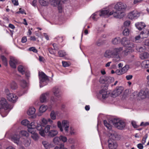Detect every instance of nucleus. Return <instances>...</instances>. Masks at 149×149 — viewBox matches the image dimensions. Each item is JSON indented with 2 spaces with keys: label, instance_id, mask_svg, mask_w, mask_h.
<instances>
[{
  "label": "nucleus",
  "instance_id": "obj_1",
  "mask_svg": "<svg viewBox=\"0 0 149 149\" xmlns=\"http://www.w3.org/2000/svg\"><path fill=\"white\" fill-rule=\"evenodd\" d=\"M123 51V48L121 47L112 48L106 50L104 56L107 58H113V61L114 62H118L120 60V57L119 55Z\"/></svg>",
  "mask_w": 149,
  "mask_h": 149
},
{
  "label": "nucleus",
  "instance_id": "obj_2",
  "mask_svg": "<svg viewBox=\"0 0 149 149\" xmlns=\"http://www.w3.org/2000/svg\"><path fill=\"white\" fill-rule=\"evenodd\" d=\"M113 15V16L116 18H121V16L119 15V13L117 14V12H111L109 13V11L107 10H102L100 12H97L94 13L91 16V18L94 20H96L99 16L104 17L107 15Z\"/></svg>",
  "mask_w": 149,
  "mask_h": 149
},
{
  "label": "nucleus",
  "instance_id": "obj_3",
  "mask_svg": "<svg viewBox=\"0 0 149 149\" xmlns=\"http://www.w3.org/2000/svg\"><path fill=\"white\" fill-rule=\"evenodd\" d=\"M108 136L109 138L108 141L109 148V149H116L117 145L114 139H119L120 138V136L114 132H109Z\"/></svg>",
  "mask_w": 149,
  "mask_h": 149
},
{
  "label": "nucleus",
  "instance_id": "obj_4",
  "mask_svg": "<svg viewBox=\"0 0 149 149\" xmlns=\"http://www.w3.org/2000/svg\"><path fill=\"white\" fill-rule=\"evenodd\" d=\"M57 126L60 131L66 135H68L69 122L67 120H63L62 123L60 121L57 122Z\"/></svg>",
  "mask_w": 149,
  "mask_h": 149
},
{
  "label": "nucleus",
  "instance_id": "obj_5",
  "mask_svg": "<svg viewBox=\"0 0 149 149\" xmlns=\"http://www.w3.org/2000/svg\"><path fill=\"white\" fill-rule=\"evenodd\" d=\"M121 43L124 46H125L127 49L125 51L126 53L132 52L133 50L132 48L134 47V43L130 40H128L126 37L123 38L121 40Z\"/></svg>",
  "mask_w": 149,
  "mask_h": 149
},
{
  "label": "nucleus",
  "instance_id": "obj_6",
  "mask_svg": "<svg viewBox=\"0 0 149 149\" xmlns=\"http://www.w3.org/2000/svg\"><path fill=\"white\" fill-rule=\"evenodd\" d=\"M39 79L40 80V88L46 85V81L48 79V77L43 72H39Z\"/></svg>",
  "mask_w": 149,
  "mask_h": 149
},
{
  "label": "nucleus",
  "instance_id": "obj_7",
  "mask_svg": "<svg viewBox=\"0 0 149 149\" xmlns=\"http://www.w3.org/2000/svg\"><path fill=\"white\" fill-rule=\"evenodd\" d=\"M126 6L125 4L122 3H118L114 6V9L117 10V11L114 12H117V14L119 13L121 18L122 16L121 15L122 14V12L125 10L126 8ZM113 12H114L113 11Z\"/></svg>",
  "mask_w": 149,
  "mask_h": 149
},
{
  "label": "nucleus",
  "instance_id": "obj_8",
  "mask_svg": "<svg viewBox=\"0 0 149 149\" xmlns=\"http://www.w3.org/2000/svg\"><path fill=\"white\" fill-rule=\"evenodd\" d=\"M5 92L6 94L7 98L9 101L13 102H16L18 97L15 94L10 93L9 90L8 88L5 89Z\"/></svg>",
  "mask_w": 149,
  "mask_h": 149
},
{
  "label": "nucleus",
  "instance_id": "obj_9",
  "mask_svg": "<svg viewBox=\"0 0 149 149\" xmlns=\"http://www.w3.org/2000/svg\"><path fill=\"white\" fill-rule=\"evenodd\" d=\"M67 0H50L51 3L54 6H58V9L60 12L62 11V7L61 5Z\"/></svg>",
  "mask_w": 149,
  "mask_h": 149
},
{
  "label": "nucleus",
  "instance_id": "obj_10",
  "mask_svg": "<svg viewBox=\"0 0 149 149\" xmlns=\"http://www.w3.org/2000/svg\"><path fill=\"white\" fill-rule=\"evenodd\" d=\"M113 125L118 129L121 130L125 126V123L123 121L114 118L112 120Z\"/></svg>",
  "mask_w": 149,
  "mask_h": 149
},
{
  "label": "nucleus",
  "instance_id": "obj_11",
  "mask_svg": "<svg viewBox=\"0 0 149 149\" xmlns=\"http://www.w3.org/2000/svg\"><path fill=\"white\" fill-rule=\"evenodd\" d=\"M13 108L11 106L8 104L6 100L4 98L1 99L0 101V109H3L4 110L9 109L10 110Z\"/></svg>",
  "mask_w": 149,
  "mask_h": 149
},
{
  "label": "nucleus",
  "instance_id": "obj_12",
  "mask_svg": "<svg viewBox=\"0 0 149 149\" xmlns=\"http://www.w3.org/2000/svg\"><path fill=\"white\" fill-rule=\"evenodd\" d=\"M123 90L122 86L117 87L111 93L112 96L113 97H116L121 94Z\"/></svg>",
  "mask_w": 149,
  "mask_h": 149
},
{
  "label": "nucleus",
  "instance_id": "obj_13",
  "mask_svg": "<svg viewBox=\"0 0 149 149\" xmlns=\"http://www.w3.org/2000/svg\"><path fill=\"white\" fill-rule=\"evenodd\" d=\"M139 13L136 10L131 11L128 15V18L131 19H136L139 16Z\"/></svg>",
  "mask_w": 149,
  "mask_h": 149
},
{
  "label": "nucleus",
  "instance_id": "obj_14",
  "mask_svg": "<svg viewBox=\"0 0 149 149\" xmlns=\"http://www.w3.org/2000/svg\"><path fill=\"white\" fill-rule=\"evenodd\" d=\"M20 138L19 136L15 134L11 136L10 139L17 145H20L21 144V142L19 140Z\"/></svg>",
  "mask_w": 149,
  "mask_h": 149
},
{
  "label": "nucleus",
  "instance_id": "obj_15",
  "mask_svg": "<svg viewBox=\"0 0 149 149\" xmlns=\"http://www.w3.org/2000/svg\"><path fill=\"white\" fill-rule=\"evenodd\" d=\"M49 93L48 92L42 94L40 98V102L42 103L46 102L47 101V98L49 97Z\"/></svg>",
  "mask_w": 149,
  "mask_h": 149
},
{
  "label": "nucleus",
  "instance_id": "obj_16",
  "mask_svg": "<svg viewBox=\"0 0 149 149\" xmlns=\"http://www.w3.org/2000/svg\"><path fill=\"white\" fill-rule=\"evenodd\" d=\"M9 62L10 65L12 68H16V65L18 61L15 58L12 56H10Z\"/></svg>",
  "mask_w": 149,
  "mask_h": 149
},
{
  "label": "nucleus",
  "instance_id": "obj_17",
  "mask_svg": "<svg viewBox=\"0 0 149 149\" xmlns=\"http://www.w3.org/2000/svg\"><path fill=\"white\" fill-rule=\"evenodd\" d=\"M148 94V91L146 90L145 91L141 90L138 94L139 99H144L146 97Z\"/></svg>",
  "mask_w": 149,
  "mask_h": 149
},
{
  "label": "nucleus",
  "instance_id": "obj_18",
  "mask_svg": "<svg viewBox=\"0 0 149 149\" xmlns=\"http://www.w3.org/2000/svg\"><path fill=\"white\" fill-rule=\"evenodd\" d=\"M52 92L54 95L57 98H59L61 96L60 90L57 87L53 88Z\"/></svg>",
  "mask_w": 149,
  "mask_h": 149
},
{
  "label": "nucleus",
  "instance_id": "obj_19",
  "mask_svg": "<svg viewBox=\"0 0 149 149\" xmlns=\"http://www.w3.org/2000/svg\"><path fill=\"white\" fill-rule=\"evenodd\" d=\"M136 28L139 30H141L146 26L145 24L143 22H138L135 24Z\"/></svg>",
  "mask_w": 149,
  "mask_h": 149
},
{
  "label": "nucleus",
  "instance_id": "obj_20",
  "mask_svg": "<svg viewBox=\"0 0 149 149\" xmlns=\"http://www.w3.org/2000/svg\"><path fill=\"white\" fill-rule=\"evenodd\" d=\"M140 34L142 38H147L149 36V29L144 30Z\"/></svg>",
  "mask_w": 149,
  "mask_h": 149
},
{
  "label": "nucleus",
  "instance_id": "obj_21",
  "mask_svg": "<svg viewBox=\"0 0 149 149\" xmlns=\"http://www.w3.org/2000/svg\"><path fill=\"white\" fill-rule=\"evenodd\" d=\"M100 94L102 96L103 99H105L108 96L109 92L104 90H101L100 91Z\"/></svg>",
  "mask_w": 149,
  "mask_h": 149
},
{
  "label": "nucleus",
  "instance_id": "obj_22",
  "mask_svg": "<svg viewBox=\"0 0 149 149\" xmlns=\"http://www.w3.org/2000/svg\"><path fill=\"white\" fill-rule=\"evenodd\" d=\"M36 129L39 131V133L42 136H45V130L40 125H37Z\"/></svg>",
  "mask_w": 149,
  "mask_h": 149
},
{
  "label": "nucleus",
  "instance_id": "obj_23",
  "mask_svg": "<svg viewBox=\"0 0 149 149\" xmlns=\"http://www.w3.org/2000/svg\"><path fill=\"white\" fill-rule=\"evenodd\" d=\"M58 132L57 130H53L49 131L48 136L50 137H53L58 134Z\"/></svg>",
  "mask_w": 149,
  "mask_h": 149
},
{
  "label": "nucleus",
  "instance_id": "obj_24",
  "mask_svg": "<svg viewBox=\"0 0 149 149\" xmlns=\"http://www.w3.org/2000/svg\"><path fill=\"white\" fill-rule=\"evenodd\" d=\"M36 111V109L33 107H30L27 111V113L29 115L34 114Z\"/></svg>",
  "mask_w": 149,
  "mask_h": 149
},
{
  "label": "nucleus",
  "instance_id": "obj_25",
  "mask_svg": "<svg viewBox=\"0 0 149 149\" xmlns=\"http://www.w3.org/2000/svg\"><path fill=\"white\" fill-rule=\"evenodd\" d=\"M120 41V39L119 37H116L113 39L112 40V43L114 45L118 44Z\"/></svg>",
  "mask_w": 149,
  "mask_h": 149
},
{
  "label": "nucleus",
  "instance_id": "obj_26",
  "mask_svg": "<svg viewBox=\"0 0 149 149\" xmlns=\"http://www.w3.org/2000/svg\"><path fill=\"white\" fill-rule=\"evenodd\" d=\"M47 106L44 105L41 106L39 108V111L40 113L45 112L47 109Z\"/></svg>",
  "mask_w": 149,
  "mask_h": 149
},
{
  "label": "nucleus",
  "instance_id": "obj_27",
  "mask_svg": "<svg viewBox=\"0 0 149 149\" xmlns=\"http://www.w3.org/2000/svg\"><path fill=\"white\" fill-rule=\"evenodd\" d=\"M18 71L22 74H24V72L25 71V69L23 66L19 65L18 67Z\"/></svg>",
  "mask_w": 149,
  "mask_h": 149
},
{
  "label": "nucleus",
  "instance_id": "obj_28",
  "mask_svg": "<svg viewBox=\"0 0 149 149\" xmlns=\"http://www.w3.org/2000/svg\"><path fill=\"white\" fill-rule=\"evenodd\" d=\"M129 68V66L128 65H126L125 66L123 67L121 69L122 72V73L124 74L127 72Z\"/></svg>",
  "mask_w": 149,
  "mask_h": 149
},
{
  "label": "nucleus",
  "instance_id": "obj_29",
  "mask_svg": "<svg viewBox=\"0 0 149 149\" xmlns=\"http://www.w3.org/2000/svg\"><path fill=\"white\" fill-rule=\"evenodd\" d=\"M36 127H28V130L29 132L32 134L36 133Z\"/></svg>",
  "mask_w": 149,
  "mask_h": 149
},
{
  "label": "nucleus",
  "instance_id": "obj_30",
  "mask_svg": "<svg viewBox=\"0 0 149 149\" xmlns=\"http://www.w3.org/2000/svg\"><path fill=\"white\" fill-rule=\"evenodd\" d=\"M42 144L46 149L49 148L51 146L49 143L46 141H43Z\"/></svg>",
  "mask_w": 149,
  "mask_h": 149
},
{
  "label": "nucleus",
  "instance_id": "obj_31",
  "mask_svg": "<svg viewBox=\"0 0 149 149\" xmlns=\"http://www.w3.org/2000/svg\"><path fill=\"white\" fill-rule=\"evenodd\" d=\"M10 87L13 90H15L17 88V84L14 81L10 83Z\"/></svg>",
  "mask_w": 149,
  "mask_h": 149
},
{
  "label": "nucleus",
  "instance_id": "obj_32",
  "mask_svg": "<svg viewBox=\"0 0 149 149\" xmlns=\"http://www.w3.org/2000/svg\"><path fill=\"white\" fill-rule=\"evenodd\" d=\"M60 141V136H56L53 139V142L56 145H58Z\"/></svg>",
  "mask_w": 149,
  "mask_h": 149
},
{
  "label": "nucleus",
  "instance_id": "obj_33",
  "mask_svg": "<svg viewBox=\"0 0 149 149\" xmlns=\"http://www.w3.org/2000/svg\"><path fill=\"white\" fill-rule=\"evenodd\" d=\"M0 57L4 64L7 66V65L8 61L6 58L3 55L1 56Z\"/></svg>",
  "mask_w": 149,
  "mask_h": 149
},
{
  "label": "nucleus",
  "instance_id": "obj_34",
  "mask_svg": "<svg viewBox=\"0 0 149 149\" xmlns=\"http://www.w3.org/2000/svg\"><path fill=\"white\" fill-rule=\"evenodd\" d=\"M21 86L23 88H25L27 86V83L24 80H22L20 82Z\"/></svg>",
  "mask_w": 149,
  "mask_h": 149
},
{
  "label": "nucleus",
  "instance_id": "obj_35",
  "mask_svg": "<svg viewBox=\"0 0 149 149\" xmlns=\"http://www.w3.org/2000/svg\"><path fill=\"white\" fill-rule=\"evenodd\" d=\"M143 66L145 68H149V60H145L142 63Z\"/></svg>",
  "mask_w": 149,
  "mask_h": 149
},
{
  "label": "nucleus",
  "instance_id": "obj_36",
  "mask_svg": "<svg viewBox=\"0 0 149 149\" xmlns=\"http://www.w3.org/2000/svg\"><path fill=\"white\" fill-rule=\"evenodd\" d=\"M145 47L144 46H140L138 47H137L136 48V49L137 51L141 52L144 51V50L145 49Z\"/></svg>",
  "mask_w": 149,
  "mask_h": 149
},
{
  "label": "nucleus",
  "instance_id": "obj_37",
  "mask_svg": "<svg viewBox=\"0 0 149 149\" xmlns=\"http://www.w3.org/2000/svg\"><path fill=\"white\" fill-rule=\"evenodd\" d=\"M58 54L60 57H63L67 55L66 53L63 50L59 51Z\"/></svg>",
  "mask_w": 149,
  "mask_h": 149
},
{
  "label": "nucleus",
  "instance_id": "obj_38",
  "mask_svg": "<svg viewBox=\"0 0 149 149\" xmlns=\"http://www.w3.org/2000/svg\"><path fill=\"white\" fill-rule=\"evenodd\" d=\"M143 39L142 38L140 34L139 35L136 36L135 38V41L137 42H140L142 41L141 39Z\"/></svg>",
  "mask_w": 149,
  "mask_h": 149
},
{
  "label": "nucleus",
  "instance_id": "obj_39",
  "mask_svg": "<svg viewBox=\"0 0 149 149\" xmlns=\"http://www.w3.org/2000/svg\"><path fill=\"white\" fill-rule=\"evenodd\" d=\"M19 133L22 136L26 137H28L29 136V134L28 132L27 131L24 130L20 131Z\"/></svg>",
  "mask_w": 149,
  "mask_h": 149
},
{
  "label": "nucleus",
  "instance_id": "obj_40",
  "mask_svg": "<svg viewBox=\"0 0 149 149\" xmlns=\"http://www.w3.org/2000/svg\"><path fill=\"white\" fill-rule=\"evenodd\" d=\"M31 141L30 139H26L23 142V144L26 147L29 146L31 143Z\"/></svg>",
  "mask_w": 149,
  "mask_h": 149
},
{
  "label": "nucleus",
  "instance_id": "obj_41",
  "mask_svg": "<svg viewBox=\"0 0 149 149\" xmlns=\"http://www.w3.org/2000/svg\"><path fill=\"white\" fill-rule=\"evenodd\" d=\"M56 112H55L54 111H52L50 113L51 118L52 120H55L56 119Z\"/></svg>",
  "mask_w": 149,
  "mask_h": 149
},
{
  "label": "nucleus",
  "instance_id": "obj_42",
  "mask_svg": "<svg viewBox=\"0 0 149 149\" xmlns=\"http://www.w3.org/2000/svg\"><path fill=\"white\" fill-rule=\"evenodd\" d=\"M31 137L35 141L38 140L39 139L38 135L36 132L32 134L31 135Z\"/></svg>",
  "mask_w": 149,
  "mask_h": 149
},
{
  "label": "nucleus",
  "instance_id": "obj_43",
  "mask_svg": "<svg viewBox=\"0 0 149 149\" xmlns=\"http://www.w3.org/2000/svg\"><path fill=\"white\" fill-rule=\"evenodd\" d=\"M39 2L41 5L43 6H46L48 3L46 0H39Z\"/></svg>",
  "mask_w": 149,
  "mask_h": 149
},
{
  "label": "nucleus",
  "instance_id": "obj_44",
  "mask_svg": "<svg viewBox=\"0 0 149 149\" xmlns=\"http://www.w3.org/2000/svg\"><path fill=\"white\" fill-rule=\"evenodd\" d=\"M40 125V124H38L36 123H35L34 122H32L30 124H29V127H37V125Z\"/></svg>",
  "mask_w": 149,
  "mask_h": 149
},
{
  "label": "nucleus",
  "instance_id": "obj_45",
  "mask_svg": "<svg viewBox=\"0 0 149 149\" xmlns=\"http://www.w3.org/2000/svg\"><path fill=\"white\" fill-rule=\"evenodd\" d=\"M30 123L27 120H24L21 122V124L24 125H27L29 127V124Z\"/></svg>",
  "mask_w": 149,
  "mask_h": 149
},
{
  "label": "nucleus",
  "instance_id": "obj_46",
  "mask_svg": "<svg viewBox=\"0 0 149 149\" xmlns=\"http://www.w3.org/2000/svg\"><path fill=\"white\" fill-rule=\"evenodd\" d=\"M130 31L128 28H125L123 31V34L125 36H127L129 34Z\"/></svg>",
  "mask_w": 149,
  "mask_h": 149
},
{
  "label": "nucleus",
  "instance_id": "obj_47",
  "mask_svg": "<svg viewBox=\"0 0 149 149\" xmlns=\"http://www.w3.org/2000/svg\"><path fill=\"white\" fill-rule=\"evenodd\" d=\"M59 136L60 139V141H62L64 143L67 141V139L66 137L62 135H61Z\"/></svg>",
  "mask_w": 149,
  "mask_h": 149
},
{
  "label": "nucleus",
  "instance_id": "obj_48",
  "mask_svg": "<svg viewBox=\"0 0 149 149\" xmlns=\"http://www.w3.org/2000/svg\"><path fill=\"white\" fill-rule=\"evenodd\" d=\"M62 64L63 66L65 67H68L70 65V63L69 62L63 61Z\"/></svg>",
  "mask_w": 149,
  "mask_h": 149
},
{
  "label": "nucleus",
  "instance_id": "obj_49",
  "mask_svg": "<svg viewBox=\"0 0 149 149\" xmlns=\"http://www.w3.org/2000/svg\"><path fill=\"white\" fill-rule=\"evenodd\" d=\"M51 126L49 125H47L46 126L45 128V132L46 133L49 132Z\"/></svg>",
  "mask_w": 149,
  "mask_h": 149
},
{
  "label": "nucleus",
  "instance_id": "obj_50",
  "mask_svg": "<svg viewBox=\"0 0 149 149\" xmlns=\"http://www.w3.org/2000/svg\"><path fill=\"white\" fill-rule=\"evenodd\" d=\"M148 134H146L143 137V139L141 141L142 143L143 144H144L146 142V139L148 137Z\"/></svg>",
  "mask_w": 149,
  "mask_h": 149
},
{
  "label": "nucleus",
  "instance_id": "obj_51",
  "mask_svg": "<svg viewBox=\"0 0 149 149\" xmlns=\"http://www.w3.org/2000/svg\"><path fill=\"white\" fill-rule=\"evenodd\" d=\"M130 21L129 20L126 21H125L124 23V26L125 27H128L130 25Z\"/></svg>",
  "mask_w": 149,
  "mask_h": 149
},
{
  "label": "nucleus",
  "instance_id": "obj_52",
  "mask_svg": "<svg viewBox=\"0 0 149 149\" xmlns=\"http://www.w3.org/2000/svg\"><path fill=\"white\" fill-rule=\"evenodd\" d=\"M70 134L71 135H74L76 133L75 130H74V128L72 127H70Z\"/></svg>",
  "mask_w": 149,
  "mask_h": 149
},
{
  "label": "nucleus",
  "instance_id": "obj_53",
  "mask_svg": "<svg viewBox=\"0 0 149 149\" xmlns=\"http://www.w3.org/2000/svg\"><path fill=\"white\" fill-rule=\"evenodd\" d=\"M147 53H144L142 54H141L140 55V58L142 59H144L147 57Z\"/></svg>",
  "mask_w": 149,
  "mask_h": 149
},
{
  "label": "nucleus",
  "instance_id": "obj_54",
  "mask_svg": "<svg viewBox=\"0 0 149 149\" xmlns=\"http://www.w3.org/2000/svg\"><path fill=\"white\" fill-rule=\"evenodd\" d=\"M19 13H21L22 14H26V13L25 12V11L24 9H22L21 8H20L19 9V10L16 13V14H19Z\"/></svg>",
  "mask_w": 149,
  "mask_h": 149
},
{
  "label": "nucleus",
  "instance_id": "obj_55",
  "mask_svg": "<svg viewBox=\"0 0 149 149\" xmlns=\"http://www.w3.org/2000/svg\"><path fill=\"white\" fill-rule=\"evenodd\" d=\"M57 99L54 97L52 96L51 97L50 100L52 102L55 103L57 100Z\"/></svg>",
  "mask_w": 149,
  "mask_h": 149
},
{
  "label": "nucleus",
  "instance_id": "obj_56",
  "mask_svg": "<svg viewBox=\"0 0 149 149\" xmlns=\"http://www.w3.org/2000/svg\"><path fill=\"white\" fill-rule=\"evenodd\" d=\"M29 50L30 51H32L35 53H37L38 52L37 50L34 47H32L29 48Z\"/></svg>",
  "mask_w": 149,
  "mask_h": 149
},
{
  "label": "nucleus",
  "instance_id": "obj_57",
  "mask_svg": "<svg viewBox=\"0 0 149 149\" xmlns=\"http://www.w3.org/2000/svg\"><path fill=\"white\" fill-rule=\"evenodd\" d=\"M25 75L27 79H28L30 77V73L29 71H26Z\"/></svg>",
  "mask_w": 149,
  "mask_h": 149
},
{
  "label": "nucleus",
  "instance_id": "obj_58",
  "mask_svg": "<svg viewBox=\"0 0 149 149\" xmlns=\"http://www.w3.org/2000/svg\"><path fill=\"white\" fill-rule=\"evenodd\" d=\"M115 73L118 75H120L123 74L121 70H117L115 71Z\"/></svg>",
  "mask_w": 149,
  "mask_h": 149
},
{
  "label": "nucleus",
  "instance_id": "obj_59",
  "mask_svg": "<svg viewBox=\"0 0 149 149\" xmlns=\"http://www.w3.org/2000/svg\"><path fill=\"white\" fill-rule=\"evenodd\" d=\"M96 45L98 46H100L102 45V42L101 40L98 39V40L96 42Z\"/></svg>",
  "mask_w": 149,
  "mask_h": 149
},
{
  "label": "nucleus",
  "instance_id": "obj_60",
  "mask_svg": "<svg viewBox=\"0 0 149 149\" xmlns=\"http://www.w3.org/2000/svg\"><path fill=\"white\" fill-rule=\"evenodd\" d=\"M142 143H139L137 145V147L139 149H143V146Z\"/></svg>",
  "mask_w": 149,
  "mask_h": 149
},
{
  "label": "nucleus",
  "instance_id": "obj_61",
  "mask_svg": "<svg viewBox=\"0 0 149 149\" xmlns=\"http://www.w3.org/2000/svg\"><path fill=\"white\" fill-rule=\"evenodd\" d=\"M12 1L15 6H17L18 5V3L17 0H12Z\"/></svg>",
  "mask_w": 149,
  "mask_h": 149
},
{
  "label": "nucleus",
  "instance_id": "obj_62",
  "mask_svg": "<svg viewBox=\"0 0 149 149\" xmlns=\"http://www.w3.org/2000/svg\"><path fill=\"white\" fill-rule=\"evenodd\" d=\"M42 124L44 125H46L47 123V120L45 118H43L42 120Z\"/></svg>",
  "mask_w": 149,
  "mask_h": 149
},
{
  "label": "nucleus",
  "instance_id": "obj_63",
  "mask_svg": "<svg viewBox=\"0 0 149 149\" xmlns=\"http://www.w3.org/2000/svg\"><path fill=\"white\" fill-rule=\"evenodd\" d=\"M133 77V76L132 75H127L126 76V78L127 80H130L132 79Z\"/></svg>",
  "mask_w": 149,
  "mask_h": 149
},
{
  "label": "nucleus",
  "instance_id": "obj_64",
  "mask_svg": "<svg viewBox=\"0 0 149 149\" xmlns=\"http://www.w3.org/2000/svg\"><path fill=\"white\" fill-rule=\"evenodd\" d=\"M148 125H149V123L148 122H146L145 123H144L143 122H142L140 124L141 126H145Z\"/></svg>",
  "mask_w": 149,
  "mask_h": 149
}]
</instances>
